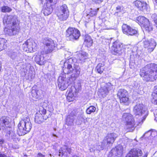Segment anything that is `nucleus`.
<instances>
[{"label":"nucleus","instance_id":"obj_1","mask_svg":"<svg viewBox=\"0 0 157 157\" xmlns=\"http://www.w3.org/2000/svg\"><path fill=\"white\" fill-rule=\"evenodd\" d=\"M3 22L7 26L4 29V32L10 36L16 34L19 29V23L15 15L5 16L3 18Z\"/></svg>","mask_w":157,"mask_h":157},{"label":"nucleus","instance_id":"obj_2","mask_svg":"<svg viewBox=\"0 0 157 157\" xmlns=\"http://www.w3.org/2000/svg\"><path fill=\"white\" fill-rule=\"evenodd\" d=\"M140 75L145 81H153L157 78V65H146L140 69Z\"/></svg>","mask_w":157,"mask_h":157},{"label":"nucleus","instance_id":"obj_3","mask_svg":"<svg viewBox=\"0 0 157 157\" xmlns=\"http://www.w3.org/2000/svg\"><path fill=\"white\" fill-rule=\"evenodd\" d=\"M148 111L142 104L137 103L133 107V113L137 118H139L140 123L145 119L148 115Z\"/></svg>","mask_w":157,"mask_h":157},{"label":"nucleus","instance_id":"obj_4","mask_svg":"<svg viewBox=\"0 0 157 157\" xmlns=\"http://www.w3.org/2000/svg\"><path fill=\"white\" fill-rule=\"evenodd\" d=\"M18 126L17 133L19 136L24 135L29 132L32 128V124L29 118L26 117L21 120Z\"/></svg>","mask_w":157,"mask_h":157},{"label":"nucleus","instance_id":"obj_5","mask_svg":"<svg viewBox=\"0 0 157 157\" xmlns=\"http://www.w3.org/2000/svg\"><path fill=\"white\" fill-rule=\"evenodd\" d=\"M123 121L126 122V130L128 132H132L138 124H136L133 116L129 113H124L122 117Z\"/></svg>","mask_w":157,"mask_h":157},{"label":"nucleus","instance_id":"obj_6","mask_svg":"<svg viewBox=\"0 0 157 157\" xmlns=\"http://www.w3.org/2000/svg\"><path fill=\"white\" fill-rule=\"evenodd\" d=\"M45 54L51 53L56 49L57 44L56 42L51 39L46 38L43 41Z\"/></svg>","mask_w":157,"mask_h":157},{"label":"nucleus","instance_id":"obj_7","mask_svg":"<svg viewBox=\"0 0 157 157\" xmlns=\"http://www.w3.org/2000/svg\"><path fill=\"white\" fill-rule=\"evenodd\" d=\"M66 35L69 40L71 41L77 40L80 35V32L78 29L71 27L67 29Z\"/></svg>","mask_w":157,"mask_h":157},{"label":"nucleus","instance_id":"obj_8","mask_svg":"<svg viewBox=\"0 0 157 157\" xmlns=\"http://www.w3.org/2000/svg\"><path fill=\"white\" fill-rule=\"evenodd\" d=\"M22 47L24 51L32 52L36 50L37 45L32 40L28 39L23 44Z\"/></svg>","mask_w":157,"mask_h":157},{"label":"nucleus","instance_id":"obj_9","mask_svg":"<svg viewBox=\"0 0 157 157\" xmlns=\"http://www.w3.org/2000/svg\"><path fill=\"white\" fill-rule=\"evenodd\" d=\"M57 15L60 21H65L67 19L69 15V11L66 5L64 4L60 7Z\"/></svg>","mask_w":157,"mask_h":157},{"label":"nucleus","instance_id":"obj_10","mask_svg":"<svg viewBox=\"0 0 157 157\" xmlns=\"http://www.w3.org/2000/svg\"><path fill=\"white\" fill-rule=\"evenodd\" d=\"M68 80L64 76V75L60 76L58 80V86L59 89L62 90H65L69 85Z\"/></svg>","mask_w":157,"mask_h":157},{"label":"nucleus","instance_id":"obj_11","mask_svg":"<svg viewBox=\"0 0 157 157\" xmlns=\"http://www.w3.org/2000/svg\"><path fill=\"white\" fill-rule=\"evenodd\" d=\"M123 152L122 147L119 146L111 150L109 154L108 157H121Z\"/></svg>","mask_w":157,"mask_h":157},{"label":"nucleus","instance_id":"obj_12","mask_svg":"<svg viewBox=\"0 0 157 157\" xmlns=\"http://www.w3.org/2000/svg\"><path fill=\"white\" fill-rule=\"evenodd\" d=\"M144 47L147 48L149 52H152L156 45L155 41L154 39L150 40H146L144 42Z\"/></svg>","mask_w":157,"mask_h":157},{"label":"nucleus","instance_id":"obj_13","mask_svg":"<svg viewBox=\"0 0 157 157\" xmlns=\"http://www.w3.org/2000/svg\"><path fill=\"white\" fill-rule=\"evenodd\" d=\"M122 30L124 33L129 36H132L136 34L137 31L135 29H132L130 26L126 24H124L122 26Z\"/></svg>","mask_w":157,"mask_h":157},{"label":"nucleus","instance_id":"obj_14","mask_svg":"<svg viewBox=\"0 0 157 157\" xmlns=\"http://www.w3.org/2000/svg\"><path fill=\"white\" fill-rule=\"evenodd\" d=\"M118 135L115 133H109L105 138L103 140V142L105 143L106 142L107 144L108 145L112 144L114 142L116 138L118 137Z\"/></svg>","mask_w":157,"mask_h":157},{"label":"nucleus","instance_id":"obj_15","mask_svg":"<svg viewBox=\"0 0 157 157\" xmlns=\"http://www.w3.org/2000/svg\"><path fill=\"white\" fill-rule=\"evenodd\" d=\"M44 53V51H43L36 54L34 58L35 61L40 65H43L44 64L45 60L43 56V54Z\"/></svg>","mask_w":157,"mask_h":157},{"label":"nucleus","instance_id":"obj_16","mask_svg":"<svg viewBox=\"0 0 157 157\" xmlns=\"http://www.w3.org/2000/svg\"><path fill=\"white\" fill-rule=\"evenodd\" d=\"M8 54L11 59L17 61H20L22 56V54L16 50L9 52Z\"/></svg>","mask_w":157,"mask_h":157},{"label":"nucleus","instance_id":"obj_17","mask_svg":"<svg viewBox=\"0 0 157 157\" xmlns=\"http://www.w3.org/2000/svg\"><path fill=\"white\" fill-rule=\"evenodd\" d=\"M142 154V151L139 149H132L127 154L126 157H139Z\"/></svg>","mask_w":157,"mask_h":157},{"label":"nucleus","instance_id":"obj_18","mask_svg":"<svg viewBox=\"0 0 157 157\" xmlns=\"http://www.w3.org/2000/svg\"><path fill=\"white\" fill-rule=\"evenodd\" d=\"M134 4L140 10L144 11L147 6V3L143 1L136 0L133 2Z\"/></svg>","mask_w":157,"mask_h":157},{"label":"nucleus","instance_id":"obj_19","mask_svg":"<svg viewBox=\"0 0 157 157\" xmlns=\"http://www.w3.org/2000/svg\"><path fill=\"white\" fill-rule=\"evenodd\" d=\"M122 47V45L121 43L116 41L113 44L112 50L115 52V54L120 55L121 53Z\"/></svg>","mask_w":157,"mask_h":157},{"label":"nucleus","instance_id":"obj_20","mask_svg":"<svg viewBox=\"0 0 157 157\" xmlns=\"http://www.w3.org/2000/svg\"><path fill=\"white\" fill-rule=\"evenodd\" d=\"M113 86L110 83L106 84L102 88L101 94L103 97H105L109 91L113 89Z\"/></svg>","mask_w":157,"mask_h":157},{"label":"nucleus","instance_id":"obj_21","mask_svg":"<svg viewBox=\"0 0 157 157\" xmlns=\"http://www.w3.org/2000/svg\"><path fill=\"white\" fill-rule=\"evenodd\" d=\"M54 7L50 5H48L46 3L42 10L43 13L44 15L47 16L51 14L53 10Z\"/></svg>","mask_w":157,"mask_h":157},{"label":"nucleus","instance_id":"obj_22","mask_svg":"<svg viewBox=\"0 0 157 157\" xmlns=\"http://www.w3.org/2000/svg\"><path fill=\"white\" fill-rule=\"evenodd\" d=\"M88 57V54L86 52L79 53L77 56V61L81 63L85 62Z\"/></svg>","mask_w":157,"mask_h":157},{"label":"nucleus","instance_id":"obj_23","mask_svg":"<svg viewBox=\"0 0 157 157\" xmlns=\"http://www.w3.org/2000/svg\"><path fill=\"white\" fill-rule=\"evenodd\" d=\"M73 90V88H71L68 91L67 99L69 101H73L75 98L76 93Z\"/></svg>","mask_w":157,"mask_h":157},{"label":"nucleus","instance_id":"obj_24","mask_svg":"<svg viewBox=\"0 0 157 157\" xmlns=\"http://www.w3.org/2000/svg\"><path fill=\"white\" fill-rule=\"evenodd\" d=\"M10 119L7 117H3L0 118V125L5 127L10 123Z\"/></svg>","mask_w":157,"mask_h":157},{"label":"nucleus","instance_id":"obj_25","mask_svg":"<svg viewBox=\"0 0 157 157\" xmlns=\"http://www.w3.org/2000/svg\"><path fill=\"white\" fill-rule=\"evenodd\" d=\"M148 20L144 17L139 16L137 17L136 21L142 27L146 22H148Z\"/></svg>","mask_w":157,"mask_h":157},{"label":"nucleus","instance_id":"obj_26","mask_svg":"<svg viewBox=\"0 0 157 157\" xmlns=\"http://www.w3.org/2000/svg\"><path fill=\"white\" fill-rule=\"evenodd\" d=\"M64 66L65 68L64 69L63 71L64 73H70L72 72L73 70V69L71 65L67 63H64Z\"/></svg>","mask_w":157,"mask_h":157},{"label":"nucleus","instance_id":"obj_27","mask_svg":"<svg viewBox=\"0 0 157 157\" xmlns=\"http://www.w3.org/2000/svg\"><path fill=\"white\" fill-rule=\"evenodd\" d=\"M44 121L43 116L40 114L36 113L35 115V121L38 124H40Z\"/></svg>","mask_w":157,"mask_h":157},{"label":"nucleus","instance_id":"obj_28","mask_svg":"<svg viewBox=\"0 0 157 157\" xmlns=\"http://www.w3.org/2000/svg\"><path fill=\"white\" fill-rule=\"evenodd\" d=\"M117 95L119 97L120 99L128 96V92L124 89H121L119 90Z\"/></svg>","mask_w":157,"mask_h":157},{"label":"nucleus","instance_id":"obj_29","mask_svg":"<svg viewBox=\"0 0 157 157\" xmlns=\"http://www.w3.org/2000/svg\"><path fill=\"white\" fill-rule=\"evenodd\" d=\"M93 41L91 37L88 36L86 35L85 36L84 40V43L86 45L87 47L91 46L93 44Z\"/></svg>","mask_w":157,"mask_h":157},{"label":"nucleus","instance_id":"obj_30","mask_svg":"<svg viewBox=\"0 0 157 157\" xmlns=\"http://www.w3.org/2000/svg\"><path fill=\"white\" fill-rule=\"evenodd\" d=\"M152 102L155 104L157 105V88L155 89L154 92L152 93Z\"/></svg>","mask_w":157,"mask_h":157},{"label":"nucleus","instance_id":"obj_31","mask_svg":"<svg viewBox=\"0 0 157 157\" xmlns=\"http://www.w3.org/2000/svg\"><path fill=\"white\" fill-rule=\"evenodd\" d=\"M142 27H143L144 29L148 32L152 30L153 29L152 27L150 25L149 20L148 21V22H146Z\"/></svg>","mask_w":157,"mask_h":157},{"label":"nucleus","instance_id":"obj_32","mask_svg":"<svg viewBox=\"0 0 157 157\" xmlns=\"http://www.w3.org/2000/svg\"><path fill=\"white\" fill-rule=\"evenodd\" d=\"M6 41L5 39L0 38V51L6 47Z\"/></svg>","mask_w":157,"mask_h":157},{"label":"nucleus","instance_id":"obj_33","mask_svg":"<svg viewBox=\"0 0 157 157\" xmlns=\"http://www.w3.org/2000/svg\"><path fill=\"white\" fill-rule=\"evenodd\" d=\"M74 118L71 117V115H68L66 119V123L68 125H71L73 124Z\"/></svg>","mask_w":157,"mask_h":157},{"label":"nucleus","instance_id":"obj_34","mask_svg":"<svg viewBox=\"0 0 157 157\" xmlns=\"http://www.w3.org/2000/svg\"><path fill=\"white\" fill-rule=\"evenodd\" d=\"M104 64L101 63H99L96 69L98 73L101 74L104 71Z\"/></svg>","mask_w":157,"mask_h":157},{"label":"nucleus","instance_id":"obj_35","mask_svg":"<svg viewBox=\"0 0 157 157\" xmlns=\"http://www.w3.org/2000/svg\"><path fill=\"white\" fill-rule=\"evenodd\" d=\"M84 117L83 114H80L78 116L76 123L78 124H81L84 120Z\"/></svg>","mask_w":157,"mask_h":157},{"label":"nucleus","instance_id":"obj_36","mask_svg":"<svg viewBox=\"0 0 157 157\" xmlns=\"http://www.w3.org/2000/svg\"><path fill=\"white\" fill-rule=\"evenodd\" d=\"M96 108L94 106H90L86 110V113L88 114H90L94 112Z\"/></svg>","mask_w":157,"mask_h":157},{"label":"nucleus","instance_id":"obj_37","mask_svg":"<svg viewBox=\"0 0 157 157\" xmlns=\"http://www.w3.org/2000/svg\"><path fill=\"white\" fill-rule=\"evenodd\" d=\"M120 99L121 103H122L126 105H128L130 102L128 96L126 97L122 98Z\"/></svg>","mask_w":157,"mask_h":157},{"label":"nucleus","instance_id":"obj_38","mask_svg":"<svg viewBox=\"0 0 157 157\" xmlns=\"http://www.w3.org/2000/svg\"><path fill=\"white\" fill-rule=\"evenodd\" d=\"M66 146H64L61 148V149L59 150V156H62L65 154L66 152Z\"/></svg>","mask_w":157,"mask_h":157},{"label":"nucleus","instance_id":"obj_39","mask_svg":"<svg viewBox=\"0 0 157 157\" xmlns=\"http://www.w3.org/2000/svg\"><path fill=\"white\" fill-rule=\"evenodd\" d=\"M57 2V0H46V3L48 5H50L54 7V5L56 4Z\"/></svg>","mask_w":157,"mask_h":157},{"label":"nucleus","instance_id":"obj_40","mask_svg":"<svg viewBox=\"0 0 157 157\" xmlns=\"http://www.w3.org/2000/svg\"><path fill=\"white\" fill-rule=\"evenodd\" d=\"M12 9L7 6H3L2 8V11L3 12H9Z\"/></svg>","mask_w":157,"mask_h":157},{"label":"nucleus","instance_id":"obj_41","mask_svg":"<svg viewBox=\"0 0 157 157\" xmlns=\"http://www.w3.org/2000/svg\"><path fill=\"white\" fill-rule=\"evenodd\" d=\"M151 17L157 27V15L156 14H154L151 16Z\"/></svg>","mask_w":157,"mask_h":157},{"label":"nucleus","instance_id":"obj_42","mask_svg":"<svg viewBox=\"0 0 157 157\" xmlns=\"http://www.w3.org/2000/svg\"><path fill=\"white\" fill-rule=\"evenodd\" d=\"M99 10V8L97 9H95L94 10H92L90 11V15L91 16H94L96 15L97 14V12Z\"/></svg>","mask_w":157,"mask_h":157},{"label":"nucleus","instance_id":"obj_43","mask_svg":"<svg viewBox=\"0 0 157 157\" xmlns=\"http://www.w3.org/2000/svg\"><path fill=\"white\" fill-rule=\"evenodd\" d=\"M36 92L37 90H33L31 92V94L33 97L36 99H38V96H37Z\"/></svg>","mask_w":157,"mask_h":157},{"label":"nucleus","instance_id":"obj_44","mask_svg":"<svg viewBox=\"0 0 157 157\" xmlns=\"http://www.w3.org/2000/svg\"><path fill=\"white\" fill-rule=\"evenodd\" d=\"M76 73L75 74V79L79 75L80 72V69L79 68L78 69L76 68L75 69Z\"/></svg>","mask_w":157,"mask_h":157},{"label":"nucleus","instance_id":"obj_45","mask_svg":"<svg viewBox=\"0 0 157 157\" xmlns=\"http://www.w3.org/2000/svg\"><path fill=\"white\" fill-rule=\"evenodd\" d=\"M46 110L44 109L43 107H41L39 111V114H40L42 115V114H45L46 113Z\"/></svg>","mask_w":157,"mask_h":157},{"label":"nucleus","instance_id":"obj_46","mask_svg":"<svg viewBox=\"0 0 157 157\" xmlns=\"http://www.w3.org/2000/svg\"><path fill=\"white\" fill-rule=\"evenodd\" d=\"M37 96H38V99L40 98L41 96L42 95V92L41 90H37Z\"/></svg>","mask_w":157,"mask_h":157},{"label":"nucleus","instance_id":"obj_47","mask_svg":"<svg viewBox=\"0 0 157 157\" xmlns=\"http://www.w3.org/2000/svg\"><path fill=\"white\" fill-rule=\"evenodd\" d=\"M123 8L122 6H118L116 8V10L117 11V12H121Z\"/></svg>","mask_w":157,"mask_h":157},{"label":"nucleus","instance_id":"obj_48","mask_svg":"<svg viewBox=\"0 0 157 157\" xmlns=\"http://www.w3.org/2000/svg\"><path fill=\"white\" fill-rule=\"evenodd\" d=\"M66 150L67 151V152H68L69 154H71L72 152V150L71 148L67 147L66 146Z\"/></svg>","mask_w":157,"mask_h":157},{"label":"nucleus","instance_id":"obj_49","mask_svg":"<svg viewBox=\"0 0 157 157\" xmlns=\"http://www.w3.org/2000/svg\"><path fill=\"white\" fill-rule=\"evenodd\" d=\"M75 110H73L69 115H71V117H73L75 116Z\"/></svg>","mask_w":157,"mask_h":157},{"label":"nucleus","instance_id":"obj_50","mask_svg":"<svg viewBox=\"0 0 157 157\" xmlns=\"http://www.w3.org/2000/svg\"><path fill=\"white\" fill-rule=\"evenodd\" d=\"M92 1L96 3H100L102 1V0H92Z\"/></svg>","mask_w":157,"mask_h":157},{"label":"nucleus","instance_id":"obj_51","mask_svg":"<svg viewBox=\"0 0 157 157\" xmlns=\"http://www.w3.org/2000/svg\"><path fill=\"white\" fill-rule=\"evenodd\" d=\"M37 157H44V156L41 153H39L38 154Z\"/></svg>","mask_w":157,"mask_h":157},{"label":"nucleus","instance_id":"obj_52","mask_svg":"<svg viewBox=\"0 0 157 157\" xmlns=\"http://www.w3.org/2000/svg\"><path fill=\"white\" fill-rule=\"evenodd\" d=\"M151 131H147V132H146L145 133H144V135H143V136H144L145 134L147 133H149V135H151Z\"/></svg>","mask_w":157,"mask_h":157},{"label":"nucleus","instance_id":"obj_53","mask_svg":"<svg viewBox=\"0 0 157 157\" xmlns=\"http://www.w3.org/2000/svg\"><path fill=\"white\" fill-rule=\"evenodd\" d=\"M4 142L3 139H0V144H2Z\"/></svg>","mask_w":157,"mask_h":157},{"label":"nucleus","instance_id":"obj_54","mask_svg":"<svg viewBox=\"0 0 157 157\" xmlns=\"http://www.w3.org/2000/svg\"><path fill=\"white\" fill-rule=\"evenodd\" d=\"M0 157H7L5 155L1 154H0Z\"/></svg>","mask_w":157,"mask_h":157},{"label":"nucleus","instance_id":"obj_55","mask_svg":"<svg viewBox=\"0 0 157 157\" xmlns=\"http://www.w3.org/2000/svg\"><path fill=\"white\" fill-rule=\"evenodd\" d=\"M94 150H95V149L94 148H93V149L92 148V149H90V152H92V151H94Z\"/></svg>","mask_w":157,"mask_h":157},{"label":"nucleus","instance_id":"obj_56","mask_svg":"<svg viewBox=\"0 0 157 157\" xmlns=\"http://www.w3.org/2000/svg\"><path fill=\"white\" fill-rule=\"evenodd\" d=\"M153 1L154 4H157V0H153Z\"/></svg>","mask_w":157,"mask_h":157},{"label":"nucleus","instance_id":"obj_57","mask_svg":"<svg viewBox=\"0 0 157 157\" xmlns=\"http://www.w3.org/2000/svg\"><path fill=\"white\" fill-rule=\"evenodd\" d=\"M147 153H146L144 156H143V157H147Z\"/></svg>","mask_w":157,"mask_h":157},{"label":"nucleus","instance_id":"obj_58","mask_svg":"<svg viewBox=\"0 0 157 157\" xmlns=\"http://www.w3.org/2000/svg\"><path fill=\"white\" fill-rule=\"evenodd\" d=\"M53 136H56V135H55V134H53Z\"/></svg>","mask_w":157,"mask_h":157},{"label":"nucleus","instance_id":"obj_59","mask_svg":"<svg viewBox=\"0 0 157 157\" xmlns=\"http://www.w3.org/2000/svg\"><path fill=\"white\" fill-rule=\"evenodd\" d=\"M156 119H157V115H156Z\"/></svg>","mask_w":157,"mask_h":157}]
</instances>
